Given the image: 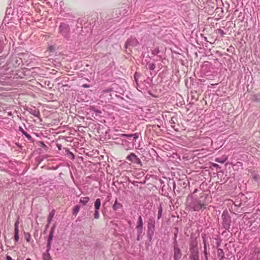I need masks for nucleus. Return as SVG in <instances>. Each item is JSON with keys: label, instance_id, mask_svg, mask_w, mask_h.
<instances>
[{"label": "nucleus", "instance_id": "nucleus-46", "mask_svg": "<svg viewBox=\"0 0 260 260\" xmlns=\"http://www.w3.org/2000/svg\"><path fill=\"white\" fill-rule=\"evenodd\" d=\"M26 260H31L30 258H27L26 259Z\"/></svg>", "mask_w": 260, "mask_h": 260}, {"label": "nucleus", "instance_id": "nucleus-50", "mask_svg": "<svg viewBox=\"0 0 260 260\" xmlns=\"http://www.w3.org/2000/svg\"><path fill=\"white\" fill-rule=\"evenodd\" d=\"M218 165L217 164H215V166H218Z\"/></svg>", "mask_w": 260, "mask_h": 260}, {"label": "nucleus", "instance_id": "nucleus-27", "mask_svg": "<svg viewBox=\"0 0 260 260\" xmlns=\"http://www.w3.org/2000/svg\"><path fill=\"white\" fill-rule=\"evenodd\" d=\"M19 221L18 220H16L14 224V231L19 232L18 225H19Z\"/></svg>", "mask_w": 260, "mask_h": 260}, {"label": "nucleus", "instance_id": "nucleus-41", "mask_svg": "<svg viewBox=\"0 0 260 260\" xmlns=\"http://www.w3.org/2000/svg\"><path fill=\"white\" fill-rule=\"evenodd\" d=\"M57 147L59 150H61L62 145L60 144H56Z\"/></svg>", "mask_w": 260, "mask_h": 260}, {"label": "nucleus", "instance_id": "nucleus-19", "mask_svg": "<svg viewBox=\"0 0 260 260\" xmlns=\"http://www.w3.org/2000/svg\"><path fill=\"white\" fill-rule=\"evenodd\" d=\"M217 256L219 258V260H223L224 258V254L223 249L218 248L217 250Z\"/></svg>", "mask_w": 260, "mask_h": 260}, {"label": "nucleus", "instance_id": "nucleus-23", "mask_svg": "<svg viewBox=\"0 0 260 260\" xmlns=\"http://www.w3.org/2000/svg\"><path fill=\"white\" fill-rule=\"evenodd\" d=\"M178 232H179L178 228H175V231H174V239H173V240H174L173 245H174L175 241H176V244H178V242H177V235L178 234Z\"/></svg>", "mask_w": 260, "mask_h": 260}, {"label": "nucleus", "instance_id": "nucleus-29", "mask_svg": "<svg viewBox=\"0 0 260 260\" xmlns=\"http://www.w3.org/2000/svg\"><path fill=\"white\" fill-rule=\"evenodd\" d=\"M31 236L29 233L25 234V239L27 242H29L30 241Z\"/></svg>", "mask_w": 260, "mask_h": 260}, {"label": "nucleus", "instance_id": "nucleus-13", "mask_svg": "<svg viewBox=\"0 0 260 260\" xmlns=\"http://www.w3.org/2000/svg\"><path fill=\"white\" fill-rule=\"evenodd\" d=\"M64 151L62 152V153L67 155L69 158L71 159L72 160H74L75 159V155L74 154L70 151V150L67 148H63Z\"/></svg>", "mask_w": 260, "mask_h": 260}, {"label": "nucleus", "instance_id": "nucleus-49", "mask_svg": "<svg viewBox=\"0 0 260 260\" xmlns=\"http://www.w3.org/2000/svg\"><path fill=\"white\" fill-rule=\"evenodd\" d=\"M219 245H220V243H217V246H219Z\"/></svg>", "mask_w": 260, "mask_h": 260}, {"label": "nucleus", "instance_id": "nucleus-18", "mask_svg": "<svg viewBox=\"0 0 260 260\" xmlns=\"http://www.w3.org/2000/svg\"><path fill=\"white\" fill-rule=\"evenodd\" d=\"M49 251L50 250H48V249L47 248L46 252L44 253L43 255V260H52L50 256V254L49 252Z\"/></svg>", "mask_w": 260, "mask_h": 260}, {"label": "nucleus", "instance_id": "nucleus-33", "mask_svg": "<svg viewBox=\"0 0 260 260\" xmlns=\"http://www.w3.org/2000/svg\"><path fill=\"white\" fill-rule=\"evenodd\" d=\"M40 146L42 148H43L45 149H47L48 148V147L45 145V144L43 142H40Z\"/></svg>", "mask_w": 260, "mask_h": 260}, {"label": "nucleus", "instance_id": "nucleus-35", "mask_svg": "<svg viewBox=\"0 0 260 260\" xmlns=\"http://www.w3.org/2000/svg\"><path fill=\"white\" fill-rule=\"evenodd\" d=\"M55 229V225H53L51 227V230L49 232V233H52V234H54V232Z\"/></svg>", "mask_w": 260, "mask_h": 260}, {"label": "nucleus", "instance_id": "nucleus-10", "mask_svg": "<svg viewBox=\"0 0 260 260\" xmlns=\"http://www.w3.org/2000/svg\"><path fill=\"white\" fill-rule=\"evenodd\" d=\"M139 44L138 40L135 38H131L126 41L125 47L130 49V47H136Z\"/></svg>", "mask_w": 260, "mask_h": 260}, {"label": "nucleus", "instance_id": "nucleus-38", "mask_svg": "<svg viewBox=\"0 0 260 260\" xmlns=\"http://www.w3.org/2000/svg\"><path fill=\"white\" fill-rule=\"evenodd\" d=\"M218 33H219V34H220V35H221V36H223L224 35H225V32H224V31H223V30L221 29H218Z\"/></svg>", "mask_w": 260, "mask_h": 260}, {"label": "nucleus", "instance_id": "nucleus-15", "mask_svg": "<svg viewBox=\"0 0 260 260\" xmlns=\"http://www.w3.org/2000/svg\"><path fill=\"white\" fill-rule=\"evenodd\" d=\"M53 237V234L52 233H49L46 246L47 248L48 249V250H50L51 249V245Z\"/></svg>", "mask_w": 260, "mask_h": 260}, {"label": "nucleus", "instance_id": "nucleus-47", "mask_svg": "<svg viewBox=\"0 0 260 260\" xmlns=\"http://www.w3.org/2000/svg\"><path fill=\"white\" fill-rule=\"evenodd\" d=\"M216 161H217L218 162H221V161H220L218 160V159H216Z\"/></svg>", "mask_w": 260, "mask_h": 260}, {"label": "nucleus", "instance_id": "nucleus-14", "mask_svg": "<svg viewBox=\"0 0 260 260\" xmlns=\"http://www.w3.org/2000/svg\"><path fill=\"white\" fill-rule=\"evenodd\" d=\"M29 113L34 115V116L40 118V113L39 110L36 109L35 108H30L28 110Z\"/></svg>", "mask_w": 260, "mask_h": 260}, {"label": "nucleus", "instance_id": "nucleus-37", "mask_svg": "<svg viewBox=\"0 0 260 260\" xmlns=\"http://www.w3.org/2000/svg\"><path fill=\"white\" fill-rule=\"evenodd\" d=\"M18 130L19 132H21L23 135H24L25 133V131L23 129V128L21 126L19 127Z\"/></svg>", "mask_w": 260, "mask_h": 260}, {"label": "nucleus", "instance_id": "nucleus-1", "mask_svg": "<svg viewBox=\"0 0 260 260\" xmlns=\"http://www.w3.org/2000/svg\"><path fill=\"white\" fill-rule=\"evenodd\" d=\"M186 208L189 211H199L206 208L205 204L197 198L188 195L186 199Z\"/></svg>", "mask_w": 260, "mask_h": 260}, {"label": "nucleus", "instance_id": "nucleus-36", "mask_svg": "<svg viewBox=\"0 0 260 260\" xmlns=\"http://www.w3.org/2000/svg\"><path fill=\"white\" fill-rule=\"evenodd\" d=\"M139 76V75L138 74V73L137 72H136L134 75V78H135V80L136 83H137V82H138V77Z\"/></svg>", "mask_w": 260, "mask_h": 260}, {"label": "nucleus", "instance_id": "nucleus-45", "mask_svg": "<svg viewBox=\"0 0 260 260\" xmlns=\"http://www.w3.org/2000/svg\"><path fill=\"white\" fill-rule=\"evenodd\" d=\"M61 3H63V2L62 1H61V2H60V6H61Z\"/></svg>", "mask_w": 260, "mask_h": 260}, {"label": "nucleus", "instance_id": "nucleus-17", "mask_svg": "<svg viewBox=\"0 0 260 260\" xmlns=\"http://www.w3.org/2000/svg\"><path fill=\"white\" fill-rule=\"evenodd\" d=\"M101 206V200L98 198L94 203V210H99Z\"/></svg>", "mask_w": 260, "mask_h": 260}, {"label": "nucleus", "instance_id": "nucleus-48", "mask_svg": "<svg viewBox=\"0 0 260 260\" xmlns=\"http://www.w3.org/2000/svg\"><path fill=\"white\" fill-rule=\"evenodd\" d=\"M173 187L174 188L175 187V183L174 182V184H173Z\"/></svg>", "mask_w": 260, "mask_h": 260}, {"label": "nucleus", "instance_id": "nucleus-31", "mask_svg": "<svg viewBox=\"0 0 260 260\" xmlns=\"http://www.w3.org/2000/svg\"><path fill=\"white\" fill-rule=\"evenodd\" d=\"M113 91V88H108L107 89H104L103 90L102 93H109Z\"/></svg>", "mask_w": 260, "mask_h": 260}, {"label": "nucleus", "instance_id": "nucleus-28", "mask_svg": "<svg viewBox=\"0 0 260 260\" xmlns=\"http://www.w3.org/2000/svg\"><path fill=\"white\" fill-rule=\"evenodd\" d=\"M19 232L14 231V240L16 242L19 240Z\"/></svg>", "mask_w": 260, "mask_h": 260}, {"label": "nucleus", "instance_id": "nucleus-44", "mask_svg": "<svg viewBox=\"0 0 260 260\" xmlns=\"http://www.w3.org/2000/svg\"><path fill=\"white\" fill-rule=\"evenodd\" d=\"M49 224L50 223H48V222L47 224L46 225V230H47L48 228Z\"/></svg>", "mask_w": 260, "mask_h": 260}, {"label": "nucleus", "instance_id": "nucleus-7", "mask_svg": "<svg viewBox=\"0 0 260 260\" xmlns=\"http://www.w3.org/2000/svg\"><path fill=\"white\" fill-rule=\"evenodd\" d=\"M126 159L129 161H131L132 163H133L134 164L138 165L140 166V167L142 166V162L140 159L137 156L135 153H131L129 154H128L126 157Z\"/></svg>", "mask_w": 260, "mask_h": 260}, {"label": "nucleus", "instance_id": "nucleus-4", "mask_svg": "<svg viewBox=\"0 0 260 260\" xmlns=\"http://www.w3.org/2000/svg\"><path fill=\"white\" fill-rule=\"evenodd\" d=\"M59 34L67 40H73V37L71 35V28L69 24L65 23H61L58 27Z\"/></svg>", "mask_w": 260, "mask_h": 260}, {"label": "nucleus", "instance_id": "nucleus-20", "mask_svg": "<svg viewBox=\"0 0 260 260\" xmlns=\"http://www.w3.org/2000/svg\"><path fill=\"white\" fill-rule=\"evenodd\" d=\"M89 197H81L80 199V203L82 204L83 205H86V204L89 202Z\"/></svg>", "mask_w": 260, "mask_h": 260}, {"label": "nucleus", "instance_id": "nucleus-8", "mask_svg": "<svg viewBox=\"0 0 260 260\" xmlns=\"http://www.w3.org/2000/svg\"><path fill=\"white\" fill-rule=\"evenodd\" d=\"M174 255L173 258L174 260H179L182 255V251L179 247L178 244L176 243L175 241L174 245H173Z\"/></svg>", "mask_w": 260, "mask_h": 260}, {"label": "nucleus", "instance_id": "nucleus-24", "mask_svg": "<svg viewBox=\"0 0 260 260\" xmlns=\"http://www.w3.org/2000/svg\"><path fill=\"white\" fill-rule=\"evenodd\" d=\"M162 213V208L161 207V204H160L158 207V214H157V219H159L161 217Z\"/></svg>", "mask_w": 260, "mask_h": 260}, {"label": "nucleus", "instance_id": "nucleus-39", "mask_svg": "<svg viewBox=\"0 0 260 260\" xmlns=\"http://www.w3.org/2000/svg\"><path fill=\"white\" fill-rule=\"evenodd\" d=\"M159 52V51L158 49H157V50H154L153 51V52H152V54H153V55H157V53H158Z\"/></svg>", "mask_w": 260, "mask_h": 260}, {"label": "nucleus", "instance_id": "nucleus-2", "mask_svg": "<svg viewBox=\"0 0 260 260\" xmlns=\"http://www.w3.org/2000/svg\"><path fill=\"white\" fill-rule=\"evenodd\" d=\"M122 137L126 138V140H122V145L126 146V149H130L133 148L136 146V142L138 139L139 134L135 133L134 134H122Z\"/></svg>", "mask_w": 260, "mask_h": 260}, {"label": "nucleus", "instance_id": "nucleus-40", "mask_svg": "<svg viewBox=\"0 0 260 260\" xmlns=\"http://www.w3.org/2000/svg\"><path fill=\"white\" fill-rule=\"evenodd\" d=\"M82 87L83 88H89L90 87V85L87 84H84L82 85Z\"/></svg>", "mask_w": 260, "mask_h": 260}, {"label": "nucleus", "instance_id": "nucleus-9", "mask_svg": "<svg viewBox=\"0 0 260 260\" xmlns=\"http://www.w3.org/2000/svg\"><path fill=\"white\" fill-rule=\"evenodd\" d=\"M189 250L190 251V255L189 256L190 260H199V251L193 246L192 244H190Z\"/></svg>", "mask_w": 260, "mask_h": 260}, {"label": "nucleus", "instance_id": "nucleus-42", "mask_svg": "<svg viewBox=\"0 0 260 260\" xmlns=\"http://www.w3.org/2000/svg\"><path fill=\"white\" fill-rule=\"evenodd\" d=\"M102 214L104 217H106V212L105 211V209H104L102 211Z\"/></svg>", "mask_w": 260, "mask_h": 260}, {"label": "nucleus", "instance_id": "nucleus-26", "mask_svg": "<svg viewBox=\"0 0 260 260\" xmlns=\"http://www.w3.org/2000/svg\"><path fill=\"white\" fill-rule=\"evenodd\" d=\"M94 218L95 219H98L100 218V212L99 210H94V212L93 214Z\"/></svg>", "mask_w": 260, "mask_h": 260}, {"label": "nucleus", "instance_id": "nucleus-32", "mask_svg": "<svg viewBox=\"0 0 260 260\" xmlns=\"http://www.w3.org/2000/svg\"><path fill=\"white\" fill-rule=\"evenodd\" d=\"M204 255H205V257H206V260H208L207 256V247H206V245L205 243L204 244Z\"/></svg>", "mask_w": 260, "mask_h": 260}, {"label": "nucleus", "instance_id": "nucleus-16", "mask_svg": "<svg viewBox=\"0 0 260 260\" xmlns=\"http://www.w3.org/2000/svg\"><path fill=\"white\" fill-rule=\"evenodd\" d=\"M141 227H144V223L143 220L141 215L138 217V220L137 221V224L136 226V228H140Z\"/></svg>", "mask_w": 260, "mask_h": 260}, {"label": "nucleus", "instance_id": "nucleus-11", "mask_svg": "<svg viewBox=\"0 0 260 260\" xmlns=\"http://www.w3.org/2000/svg\"><path fill=\"white\" fill-rule=\"evenodd\" d=\"M137 233V240L138 241H140L142 239L143 236L145 234L144 231V227L139 228H136Z\"/></svg>", "mask_w": 260, "mask_h": 260}, {"label": "nucleus", "instance_id": "nucleus-43", "mask_svg": "<svg viewBox=\"0 0 260 260\" xmlns=\"http://www.w3.org/2000/svg\"><path fill=\"white\" fill-rule=\"evenodd\" d=\"M6 259L7 260H12V257L10 256L7 255L6 256Z\"/></svg>", "mask_w": 260, "mask_h": 260}, {"label": "nucleus", "instance_id": "nucleus-22", "mask_svg": "<svg viewBox=\"0 0 260 260\" xmlns=\"http://www.w3.org/2000/svg\"><path fill=\"white\" fill-rule=\"evenodd\" d=\"M80 209V206L79 205H76L73 209V211H72L73 215L76 216L77 214V213H78V212L79 211Z\"/></svg>", "mask_w": 260, "mask_h": 260}, {"label": "nucleus", "instance_id": "nucleus-3", "mask_svg": "<svg viewBox=\"0 0 260 260\" xmlns=\"http://www.w3.org/2000/svg\"><path fill=\"white\" fill-rule=\"evenodd\" d=\"M155 230V220L154 217H150L147 221L146 235L148 241L151 242Z\"/></svg>", "mask_w": 260, "mask_h": 260}, {"label": "nucleus", "instance_id": "nucleus-34", "mask_svg": "<svg viewBox=\"0 0 260 260\" xmlns=\"http://www.w3.org/2000/svg\"><path fill=\"white\" fill-rule=\"evenodd\" d=\"M176 120L177 118L176 117H173L171 118L170 122L171 124H175Z\"/></svg>", "mask_w": 260, "mask_h": 260}, {"label": "nucleus", "instance_id": "nucleus-21", "mask_svg": "<svg viewBox=\"0 0 260 260\" xmlns=\"http://www.w3.org/2000/svg\"><path fill=\"white\" fill-rule=\"evenodd\" d=\"M54 214H55V210H52L49 213V214L47 218V222H48V223H50V222H51V221L52 220L53 216H54Z\"/></svg>", "mask_w": 260, "mask_h": 260}, {"label": "nucleus", "instance_id": "nucleus-25", "mask_svg": "<svg viewBox=\"0 0 260 260\" xmlns=\"http://www.w3.org/2000/svg\"><path fill=\"white\" fill-rule=\"evenodd\" d=\"M24 135L26 137V138L27 139V140L30 142H34V139L32 138V137L29 135L26 132H25V133L24 134Z\"/></svg>", "mask_w": 260, "mask_h": 260}, {"label": "nucleus", "instance_id": "nucleus-6", "mask_svg": "<svg viewBox=\"0 0 260 260\" xmlns=\"http://www.w3.org/2000/svg\"><path fill=\"white\" fill-rule=\"evenodd\" d=\"M9 158L7 155L0 152V171L7 172L9 165Z\"/></svg>", "mask_w": 260, "mask_h": 260}, {"label": "nucleus", "instance_id": "nucleus-30", "mask_svg": "<svg viewBox=\"0 0 260 260\" xmlns=\"http://www.w3.org/2000/svg\"><path fill=\"white\" fill-rule=\"evenodd\" d=\"M155 64L154 63H151L148 64V68L151 71L154 70L155 68Z\"/></svg>", "mask_w": 260, "mask_h": 260}, {"label": "nucleus", "instance_id": "nucleus-51", "mask_svg": "<svg viewBox=\"0 0 260 260\" xmlns=\"http://www.w3.org/2000/svg\"><path fill=\"white\" fill-rule=\"evenodd\" d=\"M197 189H195V190H194V192H196V191H197Z\"/></svg>", "mask_w": 260, "mask_h": 260}, {"label": "nucleus", "instance_id": "nucleus-5", "mask_svg": "<svg viewBox=\"0 0 260 260\" xmlns=\"http://www.w3.org/2000/svg\"><path fill=\"white\" fill-rule=\"evenodd\" d=\"M221 218L222 220V224L224 229H225V230L229 231V229L231 226V216L229 215V213L228 211L224 210L222 215H221Z\"/></svg>", "mask_w": 260, "mask_h": 260}, {"label": "nucleus", "instance_id": "nucleus-12", "mask_svg": "<svg viewBox=\"0 0 260 260\" xmlns=\"http://www.w3.org/2000/svg\"><path fill=\"white\" fill-rule=\"evenodd\" d=\"M123 208L122 205L118 202L117 199H116L114 204L112 206V209L114 211H117L119 210L122 209Z\"/></svg>", "mask_w": 260, "mask_h": 260}]
</instances>
